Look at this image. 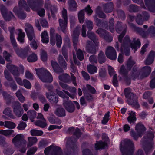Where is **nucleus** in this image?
Listing matches in <instances>:
<instances>
[{"label": "nucleus", "mask_w": 155, "mask_h": 155, "mask_svg": "<svg viewBox=\"0 0 155 155\" xmlns=\"http://www.w3.org/2000/svg\"><path fill=\"white\" fill-rule=\"evenodd\" d=\"M119 42L121 43V50L123 51L125 55L128 56L130 54V49L129 47L131 48L132 50H134V52L137 51L141 45V43L138 39H133L131 41L130 39H118Z\"/></svg>", "instance_id": "nucleus-1"}, {"label": "nucleus", "mask_w": 155, "mask_h": 155, "mask_svg": "<svg viewBox=\"0 0 155 155\" xmlns=\"http://www.w3.org/2000/svg\"><path fill=\"white\" fill-rule=\"evenodd\" d=\"M130 28L132 31L145 38L149 35L152 37H155V27L151 26L149 27L147 31H144L142 28L137 27L133 23L128 22Z\"/></svg>", "instance_id": "nucleus-2"}, {"label": "nucleus", "mask_w": 155, "mask_h": 155, "mask_svg": "<svg viewBox=\"0 0 155 155\" xmlns=\"http://www.w3.org/2000/svg\"><path fill=\"white\" fill-rule=\"evenodd\" d=\"M120 150L122 155H133L134 150V144L130 139L124 140L121 143Z\"/></svg>", "instance_id": "nucleus-3"}, {"label": "nucleus", "mask_w": 155, "mask_h": 155, "mask_svg": "<svg viewBox=\"0 0 155 155\" xmlns=\"http://www.w3.org/2000/svg\"><path fill=\"white\" fill-rule=\"evenodd\" d=\"M94 19L97 26L103 27L107 30L109 29L112 33L114 31V18H111L110 19L109 22L107 21L100 19L96 16L94 17Z\"/></svg>", "instance_id": "nucleus-4"}, {"label": "nucleus", "mask_w": 155, "mask_h": 155, "mask_svg": "<svg viewBox=\"0 0 155 155\" xmlns=\"http://www.w3.org/2000/svg\"><path fill=\"white\" fill-rule=\"evenodd\" d=\"M124 92L128 104L129 105H132L135 108H139L140 106L137 102V97L131 92V89L130 88H125Z\"/></svg>", "instance_id": "nucleus-5"}, {"label": "nucleus", "mask_w": 155, "mask_h": 155, "mask_svg": "<svg viewBox=\"0 0 155 155\" xmlns=\"http://www.w3.org/2000/svg\"><path fill=\"white\" fill-rule=\"evenodd\" d=\"M81 134V130L78 128H77L74 131V135L76 136L77 138H75L71 137L69 138L66 143V147L67 148H71L74 151L77 149V147L75 145V143L76 142Z\"/></svg>", "instance_id": "nucleus-6"}, {"label": "nucleus", "mask_w": 155, "mask_h": 155, "mask_svg": "<svg viewBox=\"0 0 155 155\" xmlns=\"http://www.w3.org/2000/svg\"><path fill=\"white\" fill-rule=\"evenodd\" d=\"M62 17L64 20L61 19L58 20L61 30L64 34L67 32L66 28L68 22V13L67 10L65 8H63L62 11Z\"/></svg>", "instance_id": "nucleus-7"}, {"label": "nucleus", "mask_w": 155, "mask_h": 155, "mask_svg": "<svg viewBox=\"0 0 155 155\" xmlns=\"http://www.w3.org/2000/svg\"><path fill=\"white\" fill-rule=\"evenodd\" d=\"M98 46L97 39L87 40L86 47V51L88 53L95 54L96 53L97 48Z\"/></svg>", "instance_id": "nucleus-8"}, {"label": "nucleus", "mask_w": 155, "mask_h": 155, "mask_svg": "<svg viewBox=\"0 0 155 155\" xmlns=\"http://www.w3.org/2000/svg\"><path fill=\"white\" fill-rule=\"evenodd\" d=\"M45 155H63L60 148L57 146H50L44 150Z\"/></svg>", "instance_id": "nucleus-9"}, {"label": "nucleus", "mask_w": 155, "mask_h": 155, "mask_svg": "<svg viewBox=\"0 0 155 155\" xmlns=\"http://www.w3.org/2000/svg\"><path fill=\"white\" fill-rule=\"evenodd\" d=\"M12 141L15 147L17 148H19L21 146L25 145L26 143L24 136L21 134L16 135L12 139Z\"/></svg>", "instance_id": "nucleus-10"}, {"label": "nucleus", "mask_w": 155, "mask_h": 155, "mask_svg": "<svg viewBox=\"0 0 155 155\" xmlns=\"http://www.w3.org/2000/svg\"><path fill=\"white\" fill-rule=\"evenodd\" d=\"M115 28L116 32L120 34L118 36V39H123L126 32L127 26L123 24L122 22L118 21Z\"/></svg>", "instance_id": "nucleus-11"}, {"label": "nucleus", "mask_w": 155, "mask_h": 155, "mask_svg": "<svg viewBox=\"0 0 155 155\" xmlns=\"http://www.w3.org/2000/svg\"><path fill=\"white\" fill-rule=\"evenodd\" d=\"M58 78L60 81L67 83H70L72 80L74 85L77 86L76 78L72 73L71 74V77L69 74L65 73L59 75Z\"/></svg>", "instance_id": "nucleus-12"}, {"label": "nucleus", "mask_w": 155, "mask_h": 155, "mask_svg": "<svg viewBox=\"0 0 155 155\" xmlns=\"http://www.w3.org/2000/svg\"><path fill=\"white\" fill-rule=\"evenodd\" d=\"M84 11L86 12L88 15H91L93 12V11L89 5H87L84 9L80 11L78 13V18L79 22L80 23H83L85 19Z\"/></svg>", "instance_id": "nucleus-13"}, {"label": "nucleus", "mask_w": 155, "mask_h": 155, "mask_svg": "<svg viewBox=\"0 0 155 155\" xmlns=\"http://www.w3.org/2000/svg\"><path fill=\"white\" fill-rule=\"evenodd\" d=\"M149 13L146 11H143L142 14H137L136 18V21L139 25H142L144 21H148L150 18Z\"/></svg>", "instance_id": "nucleus-14"}, {"label": "nucleus", "mask_w": 155, "mask_h": 155, "mask_svg": "<svg viewBox=\"0 0 155 155\" xmlns=\"http://www.w3.org/2000/svg\"><path fill=\"white\" fill-rule=\"evenodd\" d=\"M0 10L2 16L6 21H9L12 18H15L12 12L10 11H8L5 6H1Z\"/></svg>", "instance_id": "nucleus-15"}, {"label": "nucleus", "mask_w": 155, "mask_h": 155, "mask_svg": "<svg viewBox=\"0 0 155 155\" xmlns=\"http://www.w3.org/2000/svg\"><path fill=\"white\" fill-rule=\"evenodd\" d=\"M130 70L126 68L124 65H122L120 70V74L123 77L124 80L127 85L130 84L129 75H128V72Z\"/></svg>", "instance_id": "nucleus-16"}, {"label": "nucleus", "mask_w": 155, "mask_h": 155, "mask_svg": "<svg viewBox=\"0 0 155 155\" xmlns=\"http://www.w3.org/2000/svg\"><path fill=\"white\" fill-rule=\"evenodd\" d=\"M105 54L108 58L112 60H115L117 58L116 51L114 48L111 46L107 48Z\"/></svg>", "instance_id": "nucleus-17"}, {"label": "nucleus", "mask_w": 155, "mask_h": 155, "mask_svg": "<svg viewBox=\"0 0 155 155\" xmlns=\"http://www.w3.org/2000/svg\"><path fill=\"white\" fill-rule=\"evenodd\" d=\"M26 27L25 28L28 39H33L35 38V34L33 27L29 23L25 24Z\"/></svg>", "instance_id": "nucleus-18"}, {"label": "nucleus", "mask_w": 155, "mask_h": 155, "mask_svg": "<svg viewBox=\"0 0 155 155\" xmlns=\"http://www.w3.org/2000/svg\"><path fill=\"white\" fill-rule=\"evenodd\" d=\"M63 105L66 110L69 113H72L74 111L75 107L72 101L68 99L64 100L63 101Z\"/></svg>", "instance_id": "nucleus-19"}, {"label": "nucleus", "mask_w": 155, "mask_h": 155, "mask_svg": "<svg viewBox=\"0 0 155 155\" xmlns=\"http://www.w3.org/2000/svg\"><path fill=\"white\" fill-rule=\"evenodd\" d=\"M140 75L139 78L142 80L147 77L151 72V67L148 66H145L140 69Z\"/></svg>", "instance_id": "nucleus-20"}, {"label": "nucleus", "mask_w": 155, "mask_h": 155, "mask_svg": "<svg viewBox=\"0 0 155 155\" xmlns=\"http://www.w3.org/2000/svg\"><path fill=\"white\" fill-rule=\"evenodd\" d=\"M140 75V70L138 69V68L135 65L129 74V78H130V82L131 79L135 80L136 79H140L139 78Z\"/></svg>", "instance_id": "nucleus-21"}, {"label": "nucleus", "mask_w": 155, "mask_h": 155, "mask_svg": "<svg viewBox=\"0 0 155 155\" xmlns=\"http://www.w3.org/2000/svg\"><path fill=\"white\" fill-rule=\"evenodd\" d=\"M101 38L103 39H113L110 33L106 30L101 28H99L96 31Z\"/></svg>", "instance_id": "nucleus-22"}, {"label": "nucleus", "mask_w": 155, "mask_h": 155, "mask_svg": "<svg viewBox=\"0 0 155 155\" xmlns=\"http://www.w3.org/2000/svg\"><path fill=\"white\" fill-rule=\"evenodd\" d=\"M18 55L22 58H26L30 53L28 47H26L24 49L19 48L15 51Z\"/></svg>", "instance_id": "nucleus-23"}, {"label": "nucleus", "mask_w": 155, "mask_h": 155, "mask_svg": "<svg viewBox=\"0 0 155 155\" xmlns=\"http://www.w3.org/2000/svg\"><path fill=\"white\" fill-rule=\"evenodd\" d=\"M6 67L9 70L14 77L20 75V73L18 71L17 67L9 63L7 64Z\"/></svg>", "instance_id": "nucleus-24"}, {"label": "nucleus", "mask_w": 155, "mask_h": 155, "mask_svg": "<svg viewBox=\"0 0 155 155\" xmlns=\"http://www.w3.org/2000/svg\"><path fill=\"white\" fill-rule=\"evenodd\" d=\"M154 143L153 141L147 143L144 146L143 149L146 155L151 153L154 149Z\"/></svg>", "instance_id": "nucleus-25"}, {"label": "nucleus", "mask_w": 155, "mask_h": 155, "mask_svg": "<svg viewBox=\"0 0 155 155\" xmlns=\"http://www.w3.org/2000/svg\"><path fill=\"white\" fill-rule=\"evenodd\" d=\"M146 6L149 11L155 12V0H144Z\"/></svg>", "instance_id": "nucleus-26"}, {"label": "nucleus", "mask_w": 155, "mask_h": 155, "mask_svg": "<svg viewBox=\"0 0 155 155\" xmlns=\"http://www.w3.org/2000/svg\"><path fill=\"white\" fill-rule=\"evenodd\" d=\"M155 56V52L151 51L149 53L147 57L144 61L145 64L147 65H150L153 62Z\"/></svg>", "instance_id": "nucleus-27"}, {"label": "nucleus", "mask_w": 155, "mask_h": 155, "mask_svg": "<svg viewBox=\"0 0 155 155\" xmlns=\"http://www.w3.org/2000/svg\"><path fill=\"white\" fill-rule=\"evenodd\" d=\"M13 11L15 14L20 19L23 20L26 17V13L21 11L20 9H18L16 7H14Z\"/></svg>", "instance_id": "nucleus-28"}, {"label": "nucleus", "mask_w": 155, "mask_h": 155, "mask_svg": "<svg viewBox=\"0 0 155 155\" xmlns=\"http://www.w3.org/2000/svg\"><path fill=\"white\" fill-rule=\"evenodd\" d=\"M51 63L53 69L55 73L59 74L64 71L63 69L59 66L56 62L52 60Z\"/></svg>", "instance_id": "nucleus-29"}, {"label": "nucleus", "mask_w": 155, "mask_h": 155, "mask_svg": "<svg viewBox=\"0 0 155 155\" xmlns=\"http://www.w3.org/2000/svg\"><path fill=\"white\" fill-rule=\"evenodd\" d=\"M104 10L107 13L112 12L114 8V4L112 2L107 3L103 5Z\"/></svg>", "instance_id": "nucleus-30"}, {"label": "nucleus", "mask_w": 155, "mask_h": 155, "mask_svg": "<svg viewBox=\"0 0 155 155\" xmlns=\"http://www.w3.org/2000/svg\"><path fill=\"white\" fill-rule=\"evenodd\" d=\"M135 130L139 135H142L146 129L144 126L141 123H137L135 127Z\"/></svg>", "instance_id": "nucleus-31"}, {"label": "nucleus", "mask_w": 155, "mask_h": 155, "mask_svg": "<svg viewBox=\"0 0 155 155\" xmlns=\"http://www.w3.org/2000/svg\"><path fill=\"white\" fill-rule=\"evenodd\" d=\"M40 79L43 82L51 83L53 81V77L51 74L48 72L43 77H41Z\"/></svg>", "instance_id": "nucleus-32"}, {"label": "nucleus", "mask_w": 155, "mask_h": 155, "mask_svg": "<svg viewBox=\"0 0 155 155\" xmlns=\"http://www.w3.org/2000/svg\"><path fill=\"white\" fill-rule=\"evenodd\" d=\"M68 90H69V91L70 92H71L72 94H70L69 92L64 90H63V91L66 94L68 95L70 98L74 99L75 97L77 91L76 89L74 87H69V89Z\"/></svg>", "instance_id": "nucleus-33"}, {"label": "nucleus", "mask_w": 155, "mask_h": 155, "mask_svg": "<svg viewBox=\"0 0 155 155\" xmlns=\"http://www.w3.org/2000/svg\"><path fill=\"white\" fill-rule=\"evenodd\" d=\"M82 90L84 93V97L86 100L88 102L92 101L93 100V96L88 92L85 87H83Z\"/></svg>", "instance_id": "nucleus-34"}, {"label": "nucleus", "mask_w": 155, "mask_h": 155, "mask_svg": "<svg viewBox=\"0 0 155 155\" xmlns=\"http://www.w3.org/2000/svg\"><path fill=\"white\" fill-rule=\"evenodd\" d=\"M18 4L20 8H23L27 12L30 11V7L25 0H20L18 2Z\"/></svg>", "instance_id": "nucleus-35"}, {"label": "nucleus", "mask_w": 155, "mask_h": 155, "mask_svg": "<svg viewBox=\"0 0 155 155\" xmlns=\"http://www.w3.org/2000/svg\"><path fill=\"white\" fill-rule=\"evenodd\" d=\"M69 9L71 11H75L77 8V4L75 0H69Z\"/></svg>", "instance_id": "nucleus-36"}, {"label": "nucleus", "mask_w": 155, "mask_h": 155, "mask_svg": "<svg viewBox=\"0 0 155 155\" xmlns=\"http://www.w3.org/2000/svg\"><path fill=\"white\" fill-rule=\"evenodd\" d=\"M4 85L7 87H10L13 91H15L17 89V85L14 81L11 82L5 81L4 83Z\"/></svg>", "instance_id": "nucleus-37"}, {"label": "nucleus", "mask_w": 155, "mask_h": 155, "mask_svg": "<svg viewBox=\"0 0 155 155\" xmlns=\"http://www.w3.org/2000/svg\"><path fill=\"white\" fill-rule=\"evenodd\" d=\"M35 71L37 75L40 79L49 72L44 68L35 69Z\"/></svg>", "instance_id": "nucleus-38"}, {"label": "nucleus", "mask_w": 155, "mask_h": 155, "mask_svg": "<svg viewBox=\"0 0 155 155\" xmlns=\"http://www.w3.org/2000/svg\"><path fill=\"white\" fill-rule=\"evenodd\" d=\"M54 114L59 117H64L66 115L65 110L62 107L57 108L54 111Z\"/></svg>", "instance_id": "nucleus-39"}, {"label": "nucleus", "mask_w": 155, "mask_h": 155, "mask_svg": "<svg viewBox=\"0 0 155 155\" xmlns=\"http://www.w3.org/2000/svg\"><path fill=\"white\" fill-rule=\"evenodd\" d=\"M50 39H62L61 35L58 33H55L54 28H51L50 30Z\"/></svg>", "instance_id": "nucleus-40"}, {"label": "nucleus", "mask_w": 155, "mask_h": 155, "mask_svg": "<svg viewBox=\"0 0 155 155\" xmlns=\"http://www.w3.org/2000/svg\"><path fill=\"white\" fill-rule=\"evenodd\" d=\"M35 125L38 126L42 128H45L47 125L46 120L43 118L42 120H38L35 121Z\"/></svg>", "instance_id": "nucleus-41"}, {"label": "nucleus", "mask_w": 155, "mask_h": 155, "mask_svg": "<svg viewBox=\"0 0 155 155\" xmlns=\"http://www.w3.org/2000/svg\"><path fill=\"white\" fill-rule=\"evenodd\" d=\"M95 14L100 18H105L106 17V15L101 10L99 6H98L96 8Z\"/></svg>", "instance_id": "nucleus-42"}, {"label": "nucleus", "mask_w": 155, "mask_h": 155, "mask_svg": "<svg viewBox=\"0 0 155 155\" xmlns=\"http://www.w3.org/2000/svg\"><path fill=\"white\" fill-rule=\"evenodd\" d=\"M98 60L99 62L101 64L104 63L106 61V58L104 52L100 51L98 55Z\"/></svg>", "instance_id": "nucleus-43"}, {"label": "nucleus", "mask_w": 155, "mask_h": 155, "mask_svg": "<svg viewBox=\"0 0 155 155\" xmlns=\"http://www.w3.org/2000/svg\"><path fill=\"white\" fill-rule=\"evenodd\" d=\"M58 62L61 66L63 67L64 69L66 68L67 66V64L65 62L63 56L59 55L58 58Z\"/></svg>", "instance_id": "nucleus-44"}, {"label": "nucleus", "mask_w": 155, "mask_h": 155, "mask_svg": "<svg viewBox=\"0 0 155 155\" xmlns=\"http://www.w3.org/2000/svg\"><path fill=\"white\" fill-rule=\"evenodd\" d=\"M28 143L27 147H30L36 143L38 140L36 137H28Z\"/></svg>", "instance_id": "nucleus-45"}, {"label": "nucleus", "mask_w": 155, "mask_h": 155, "mask_svg": "<svg viewBox=\"0 0 155 155\" xmlns=\"http://www.w3.org/2000/svg\"><path fill=\"white\" fill-rule=\"evenodd\" d=\"M135 63V62L132 59V57H130L126 64L127 68L130 71Z\"/></svg>", "instance_id": "nucleus-46"}, {"label": "nucleus", "mask_w": 155, "mask_h": 155, "mask_svg": "<svg viewBox=\"0 0 155 155\" xmlns=\"http://www.w3.org/2000/svg\"><path fill=\"white\" fill-rule=\"evenodd\" d=\"M87 69L88 72L91 74H94L97 71V67L91 64L87 66Z\"/></svg>", "instance_id": "nucleus-47"}, {"label": "nucleus", "mask_w": 155, "mask_h": 155, "mask_svg": "<svg viewBox=\"0 0 155 155\" xmlns=\"http://www.w3.org/2000/svg\"><path fill=\"white\" fill-rule=\"evenodd\" d=\"M2 95L5 100L6 101V104H9L11 102L12 96L8 94L5 91L2 92Z\"/></svg>", "instance_id": "nucleus-48"}, {"label": "nucleus", "mask_w": 155, "mask_h": 155, "mask_svg": "<svg viewBox=\"0 0 155 155\" xmlns=\"http://www.w3.org/2000/svg\"><path fill=\"white\" fill-rule=\"evenodd\" d=\"M154 137V135L153 133L151 131L148 132L142 139V140L145 142L147 141L148 140H151L153 139Z\"/></svg>", "instance_id": "nucleus-49"}, {"label": "nucleus", "mask_w": 155, "mask_h": 155, "mask_svg": "<svg viewBox=\"0 0 155 155\" xmlns=\"http://www.w3.org/2000/svg\"><path fill=\"white\" fill-rule=\"evenodd\" d=\"M130 116L127 118L128 121L130 123L134 122L136 120V118L135 117V112L132 111L130 112Z\"/></svg>", "instance_id": "nucleus-50"}, {"label": "nucleus", "mask_w": 155, "mask_h": 155, "mask_svg": "<svg viewBox=\"0 0 155 155\" xmlns=\"http://www.w3.org/2000/svg\"><path fill=\"white\" fill-rule=\"evenodd\" d=\"M31 135L33 136H41L43 135V132L40 130L36 129H32L30 131Z\"/></svg>", "instance_id": "nucleus-51"}, {"label": "nucleus", "mask_w": 155, "mask_h": 155, "mask_svg": "<svg viewBox=\"0 0 155 155\" xmlns=\"http://www.w3.org/2000/svg\"><path fill=\"white\" fill-rule=\"evenodd\" d=\"M151 77L153 78L150 82V86L151 89L155 88V71H153L151 75Z\"/></svg>", "instance_id": "nucleus-52"}, {"label": "nucleus", "mask_w": 155, "mask_h": 155, "mask_svg": "<svg viewBox=\"0 0 155 155\" xmlns=\"http://www.w3.org/2000/svg\"><path fill=\"white\" fill-rule=\"evenodd\" d=\"M106 145V143L101 141L97 142L95 144V148L96 150L100 149H103Z\"/></svg>", "instance_id": "nucleus-53"}, {"label": "nucleus", "mask_w": 155, "mask_h": 155, "mask_svg": "<svg viewBox=\"0 0 155 155\" xmlns=\"http://www.w3.org/2000/svg\"><path fill=\"white\" fill-rule=\"evenodd\" d=\"M14 132V130L12 129L0 131V134L3 135L6 137L10 136Z\"/></svg>", "instance_id": "nucleus-54"}, {"label": "nucleus", "mask_w": 155, "mask_h": 155, "mask_svg": "<svg viewBox=\"0 0 155 155\" xmlns=\"http://www.w3.org/2000/svg\"><path fill=\"white\" fill-rule=\"evenodd\" d=\"M4 126L7 128L10 129L14 128L15 126V124L12 122L5 121Z\"/></svg>", "instance_id": "nucleus-55"}, {"label": "nucleus", "mask_w": 155, "mask_h": 155, "mask_svg": "<svg viewBox=\"0 0 155 155\" xmlns=\"http://www.w3.org/2000/svg\"><path fill=\"white\" fill-rule=\"evenodd\" d=\"M28 61L30 62H33L37 60V57L36 54L32 53L27 58Z\"/></svg>", "instance_id": "nucleus-56"}, {"label": "nucleus", "mask_w": 155, "mask_h": 155, "mask_svg": "<svg viewBox=\"0 0 155 155\" xmlns=\"http://www.w3.org/2000/svg\"><path fill=\"white\" fill-rule=\"evenodd\" d=\"M3 113L11 118H14V116L12 114V111L11 109L9 107L6 108L4 110Z\"/></svg>", "instance_id": "nucleus-57"}, {"label": "nucleus", "mask_w": 155, "mask_h": 155, "mask_svg": "<svg viewBox=\"0 0 155 155\" xmlns=\"http://www.w3.org/2000/svg\"><path fill=\"white\" fill-rule=\"evenodd\" d=\"M58 8L57 7L54 5H52L50 10L51 11V16L53 18H54L56 17V14L58 12Z\"/></svg>", "instance_id": "nucleus-58"}, {"label": "nucleus", "mask_w": 155, "mask_h": 155, "mask_svg": "<svg viewBox=\"0 0 155 155\" xmlns=\"http://www.w3.org/2000/svg\"><path fill=\"white\" fill-rule=\"evenodd\" d=\"M50 102L52 103H57L58 101V97L56 94L54 95H50L49 98Z\"/></svg>", "instance_id": "nucleus-59"}, {"label": "nucleus", "mask_w": 155, "mask_h": 155, "mask_svg": "<svg viewBox=\"0 0 155 155\" xmlns=\"http://www.w3.org/2000/svg\"><path fill=\"white\" fill-rule=\"evenodd\" d=\"M139 10V7L136 5L131 4L129 5V10L130 12H137Z\"/></svg>", "instance_id": "nucleus-60"}, {"label": "nucleus", "mask_w": 155, "mask_h": 155, "mask_svg": "<svg viewBox=\"0 0 155 155\" xmlns=\"http://www.w3.org/2000/svg\"><path fill=\"white\" fill-rule=\"evenodd\" d=\"M4 75L5 78L8 81V82H11L14 80L10 75V74L7 70H5L4 71Z\"/></svg>", "instance_id": "nucleus-61"}, {"label": "nucleus", "mask_w": 155, "mask_h": 155, "mask_svg": "<svg viewBox=\"0 0 155 155\" xmlns=\"http://www.w3.org/2000/svg\"><path fill=\"white\" fill-rule=\"evenodd\" d=\"M41 60L43 61H47L48 55L47 52L43 50H41Z\"/></svg>", "instance_id": "nucleus-62"}, {"label": "nucleus", "mask_w": 155, "mask_h": 155, "mask_svg": "<svg viewBox=\"0 0 155 155\" xmlns=\"http://www.w3.org/2000/svg\"><path fill=\"white\" fill-rule=\"evenodd\" d=\"M8 30L10 33V39H15V29L14 27L9 26L8 27Z\"/></svg>", "instance_id": "nucleus-63"}, {"label": "nucleus", "mask_w": 155, "mask_h": 155, "mask_svg": "<svg viewBox=\"0 0 155 155\" xmlns=\"http://www.w3.org/2000/svg\"><path fill=\"white\" fill-rule=\"evenodd\" d=\"M14 112L18 117H21L23 113V110L22 107L14 110Z\"/></svg>", "instance_id": "nucleus-64"}]
</instances>
